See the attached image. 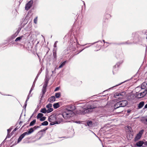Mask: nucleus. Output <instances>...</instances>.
<instances>
[{
	"mask_svg": "<svg viewBox=\"0 0 147 147\" xmlns=\"http://www.w3.org/2000/svg\"><path fill=\"white\" fill-rule=\"evenodd\" d=\"M73 114V112L71 111L66 110L62 114L59 115V117L61 118L62 117H63L65 119H67L72 117ZM62 120L63 119L61 118V120Z\"/></svg>",
	"mask_w": 147,
	"mask_h": 147,
	"instance_id": "nucleus-1",
	"label": "nucleus"
},
{
	"mask_svg": "<svg viewBox=\"0 0 147 147\" xmlns=\"http://www.w3.org/2000/svg\"><path fill=\"white\" fill-rule=\"evenodd\" d=\"M95 108L93 106L88 107L87 108H84L81 107L80 108V113L81 114H84L86 113H89L92 112L93 111V109Z\"/></svg>",
	"mask_w": 147,
	"mask_h": 147,
	"instance_id": "nucleus-2",
	"label": "nucleus"
},
{
	"mask_svg": "<svg viewBox=\"0 0 147 147\" xmlns=\"http://www.w3.org/2000/svg\"><path fill=\"white\" fill-rule=\"evenodd\" d=\"M48 121L50 122V125H54L55 124L58 123L57 121L56 116L54 115H52L49 117Z\"/></svg>",
	"mask_w": 147,
	"mask_h": 147,
	"instance_id": "nucleus-3",
	"label": "nucleus"
},
{
	"mask_svg": "<svg viewBox=\"0 0 147 147\" xmlns=\"http://www.w3.org/2000/svg\"><path fill=\"white\" fill-rule=\"evenodd\" d=\"M33 2L32 0L29 1L26 5L25 9L26 10H29L32 7Z\"/></svg>",
	"mask_w": 147,
	"mask_h": 147,
	"instance_id": "nucleus-4",
	"label": "nucleus"
},
{
	"mask_svg": "<svg viewBox=\"0 0 147 147\" xmlns=\"http://www.w3.org/2000/svg\"><path fill=\"white\" fill-rule=\"evenodd\" d=\"M52 105L51 104L49 103L46 105V107L48 109L47 113L51 112L53 110V109L52 108Z\"/></svg>",
	"mask_w": 147,
	"mask_h": 147,
	"instance_id": "nucleus-5",
	"label": "nucleus"
},
{
	"mask_svg": "<svg viewBox=\"0 0 147 147\" xmlns=\"http://www.w3.org/2000/svg\"><path fill=\"white\" fill-rule=\"evenodd\" d=\"M121 107H123L127 105L128 102L126 100H123L119 101Z\"/></svg>",
	"mask_w": 147,
	"mask_h": 147,
	"instance_id": "nucleus-6",
	"label": "nucleus"
},
{
	"mask_svg": "<svg viewBox=\"0 0 147 147\" xmlns=\"http://www.w3.org/2000/svg\"><path fill=\"white\" fill-rule=\"evenodd\" d=\"M47 86L46 85H43L42 90V95L41 96V98L43 97V95L45 94L46 91V89Z\"/></svg>",
	"mask_w": 147,
	"mask_h": 147,
	"instance_id": "nucleus-7",
	"label": "nucleus"
},
{
	"mask_svg": "<svg viewBox=\"0 0 147 147\" xmlns=\"http://www.w3.org/2000/svg\"><path fill=\"white\" fill-rule=\"evenodd\" d=\"M26 133H25V132L23 134H22L19 137L18 140V143L19 142H20L22 139L26 135Z\"/></svg>",
	"mask_w": 147,
	"mask_h": 147,
	"instance_id": "nucleus-8",
	"label": "nucleus"
},
{
	"mask_svg": "<svg viewBox=\"0 0 147 147\" xmlns=\"http://www.w3.org/2000/svg\"><path fill=\"white\" fill-rule=\"evenodd\" d=\"M48 73H46V75L45 79V82L44 85L47 86L49 79L47 77Z\"/></svg>",
	"mask_w": 147,
	"mask_h": 147,
	"instance_id": "nucleus-9",
	"label": "nucleus"
},
{
	"mask_svg": "<svg viewBox=\"0 0 147 147\" xmlns=\"http://www.w3.org/2000/svg\"><path fill=\"white\" fill-rule=\"evenodd\" d=\"M141 121L145 124L147 125V118L142 117L141 120Z\"/></svg>",
	"mask_w": 147,
	"mask_h": 147,
	"instance_id": "nucleus-10",
	"label": "nucleus"
},
{
	"mask_svg": "<svg viewBox=\"0 0 147 147\" xmlns=\"http://www.w3.org/2000/svg\"><path fill=\"white\" fill-rule=\"evenodd\" d=\"M55 100V98L54 96H52L48 99V101L51 102H53Z\"/></svg>",
	"mask_w": 147,
	"mask_h": 147,
	"instance_id": "nucleus-11",
	"label": "nucleus"
},
{
	"mask_svg": "<svg viewBox=\"0 0 147 147\" xmlns=\"http://www.w3.org/2000/svg\"><path fill=\"white\" fill-rule=\"evenodd\" d=\"M120 107H121V105L120 102H117L114 106V108L115 109H116Z\"/></svg>",
	"mask_w": 147,
	"mask_h": 147,
	"instance_id": "nucleus-12",
	"label": "nucleus"
},
{
	"mask_svg": "<svg viewBox=\"0 0 147 147\" xmlns=\"http://www.w3.org/2000/svg\"><path fill=\"white\" fill-rule=\"evenodd\" d=\"M147 92V90L145 89L144 91L140 93V97H142L144 96L146 94Z\"/></svg>",
	"mask_w": 147,
	"mask_h": 147,
	"instance_id": "nucleus-13",
	"label": "nucleus"
},
{
	"mask_svg": "<svg viewBox=\"0 0 147 147\" xmlns=\"http://www.w3.org/2000/svg\"><path fill=\"white\" fill-rule=\"evenodd\" d=\"M147 82H143L142 84L141 88L142 89L146 88L147 87Z\"/></svg>",
	"mask_w": 147,
	"mask_h": 147,
	"instance_id": "nucleus-14",
	"label": "nucleus"
},
{
	"mask_svg": "<svg viewBox=\"0 0 147 147\" xmlns=\"http://www.w3.org/2000/svg\"><path fill=\"white\" fill-rule=\"evenodd\" d=\"M144 102L142 101L140 102L138 105V107L139 109H141L144 105Z\"/></svg>",
	"mask_w": 147,
	"mask_h": 147,
	"instance_id": "nucleus-15",
	"label": "nucleus"
},
{
	"mask_svg": "<svg viewBox=\"0 0 147 147\" xmlns=\"http://www.w3.org/2000/svg\"><path fill=\"white\" fill-rule=\"evenodd\" d=\"M144 143L142 141H140L136 143V145L140 147L144 144Z\"/></svg>",
	"mask_w": 147,
	"mask_h": 147,
	"instance_id": "nucleus-16",
	"label": "nucleus"
},
{
	"mask_svg": "<svg viewBox=\"0 0 147 147\" xmlns=\"http://www.w3.org/2000/svg\"><path fill=\"white\" fill-rule=\"evenodd\" d=\"M34 131V130L32 128H31L27 132H25V133H26V135H29L32 133Z\"/></svg>",
	"mask_w": 147,
	"mask_h": 147,
	"instance_id": "nucleus-17",
	"label": "nucleus"
},
{
	"mask_svg": "<svg viewBox=\"0 0 147 147\" xmlns=\"http://www.w3.org/2000/svg\"><path fill=\"white\" fill-rule=\"evenodd\" d=\"M36 119H34L32 121H31L30 123L29 126L30 127L31 126H32L34 125L36 123Z\"/></svg>",
	"mask_w": 147,
	"mask_h": 147,
	"instance_id": "nucleus-18",
	"label": "nucleus"
},
{
	"mask_svg": "<svg viewBox=\"0 0 147 147\" xmlns=\"http://www.w3.org/2000/svg\"><path fill=\"white\" fill-rule=\"evenodd\" d=\"M53 106L54 109H56L59 108L60 106L59 103H57L54 104L53 105Z\"/></svg>",
	"mask_w": 147,
	"mask_h": 147,
	"instance_id": "nucleus-19",
	"label": "nucleus"
},
{
	"mask_svg": "<svg viewBox=\"0 0 147 147\" xmlns=\"http://www.w3.org/2000/svg\"><path fill=\"white\" fill-rule=\"evenodd\" d=\"M41 112H42L44 113H47V110L45 108L42 109L40 111Z\"/></svg>",
	"mask_w": 147,
	"mask_h": 147,
	"instance_id": "nucleus-20",
	"label": "nucleus"
},
{
	"mask_svg": "<svg viewBox=\"0 0 147 147\" xmlns=\"http://www.w3.org/2000/svg\"><path fill=\"white\" fill-rule=\"evenodd\" d=\"M87 123L88 126L90 127H91L92 125V123L91 121H87Z\"/></svg>",
	"mask_w": 147,
	"mask_h": 147,
	"instance_id": "nucleus-21",
	"label": "nucleus"
},
{
	"mask_svg": "<svg viewBox=\"0 0 147 147\" xmlns=\"http://www.w3.org/2000/svg\"><path fill=\"white\" fill-rule=\"evenodd\" d=\"M43 115V114H42V113H39L37 116V119H40V118H41V117H42Z\"/></svg>",
	"mask_w": 147,
	"mask_h": 147,
	"instance_id": "nucleus-22",
	"label": "nucleus"
},
{
	"mask_svg": "<svg viewBox=\"0 0 147 147\" xmlns=\"http://www.w3.org/2000/svg\"><path fill=\"white\" fill-rule=\"evenodd\" d=\"M61 96V93L60 92L56 93L55 94V96L57 98H59Z\"/></svg>",
	"mask_w": 147,
	"mask_h": 147,
	"instance_id": "nucleus-23",
	"label": "nucleus"
},
{
	"mask_svg": "<svg viewBox=\"0 0 147 147\" xmlns=\"http://www.w3.org/2000/svg\"><path fill=\"white\" fill-rule=\"evenodd\" d=\"M53 56L54 57V59L56 60L57 58V53L56 51L53 52Z\"/></svg>",
	"mask_w": 147,
	"mask_h": 147,
	"instance_id": "nucleus-24",
	"label": "nucleus"
},
{
	"mask_svg": "<svg viewBox=\"0 0 147 147\" xmlns=\"http://www.w3.org/2000/svg\"><path fill=\"white\" fill-rule=\"evenodd\" d=\"M141 136L138 134L135 138V140H138L140 139L141 138Z\"/></svg>",
	"mask_w": 147,
	"mask_h": 147,
	"instance_id": "nucleus-25",
	"label": "nucleus"
},
{
	"mask_svg": "<svg viewBox=\"0 0 147 147\" xmlns=\"http://www.w3.org/2000/svg\"><path fill=\"white\" fill-rule=\"evenodd\" d=\"M66 62V61H64L59 66V68H60L62 67L63 66L65 65Z\"/></svg>",
	"mask_w": 147,
	"mask_h": 147,
	"instance_id": "nucleus-26",
	"label": "nucleus"
},
{
	"mask_svg": "<svg viewBox=\"0 0 147 147\" xmlns=\"http://www.w3.org/2000/svg\"><path fill=\"white\" fill-rule=\"evenodd\" d=\"M48 124V123L47 121H45L42 123L41 124L42 125H47Z\"/></svg>",
	"mask_w": 147,
	"mask_h": 147,
	"instance_id": "nucleus-27",
	"label": "nucleus"
},
{
	"mask_svg": "<svg viewBox=\"0 0 147 147\" xmlns=\"http://www.w3.org/2000/svg\"><path fill=\"white\" fill-rule=\"evenodd\" d=\"M75 106L73 105H71L70 107V110L69 111H74L75 109Z\"/></svg>",
	"mask_w": 147,
	"mask_h": 147,
	"instance_id": "nucleus-28",
	"label": "nucleus"
},
{
	"mask_svg": "<svg viewBox=\"0 0 147 147\" xmlns=\"http://www.w3.org/2000/svg\"><path fill=\"white\" fill-rule=\"evenodd\" d=\"M22 37H23V36H22L17 37L15 39V41L16 42H17L18 41L20 40L21 39H22Z\"/></svg>",
	"mask_w": 147,
	"mask_h": 147,
	"instance_id": "nucleus-29",
	"label": "nucleus"
},
{
	"mask_svg": "<svg viewBox=\"0 0 147 147\" xmlns=\"http://www.w3.org/2000/svg\"><path fill=\"white\" fill-rule=\"evenodd\" d=\"M46 117H42L40 119V121H45L46 119Z\"/></svg>",
	"mask_w": 147,
	"mask_h": 147,
	"instance_id": "nucleus-30",
	"label": "nucleus"
},
{
	"mask_svg": "<svg viewBox=\"0 0 147 147\" xmlns=\"http://www.w3.org/2000/svg\"><path fill=\"white\" fill-rule=\"evenodd\" d=\"M144 131V130L143 129H142V130H141V131H140L139 132V133L138 134L142 136V135L143 134V133Z\"/></svg>",
	"mask_w": 147,
	"mask_h": 147,
	"instance_id": "nucleus-31",
	"label": "nucleus"
},
{
	"mask_svg": "<svg viewBox=\"0 0 147 147\" xmlns=\"http://www.w3.org/2000/svg\"><path fill=\"white\" fill-rule=\"evenodd\" d=\"M121 94L120 93H117L114 94V96L116 97V96H119L120 95H121Z\"/></svg>",
	"mask_w": 147,
	"mask_h": 147,
	"instance_id": "nucleus-32",
	"label": "nucleus"
},
{
	"mask_svg": "<svg viewBox=\"0 0 147 147\" xmlns=\"http://www.w3.org/2000/svg\"><path fill=\"white\" fill-rule=\"evenodd\" d=\"M37 17H36L34 20V22L35 24H36L37 23Z\"/></svg>",
	"mask_w": 147,
	"mask_h": 147,
	"instance_id": "nucleus-33",
	"label": "nucleus"
},
{
	"mask_svg": "<svg viewBox=\"0 0 147 147\" xmlns=\"http://www.w3.org/2000/svg\"><path fill=\"white\" fill-rule=\"evenodd\" d=\"M40 127V126H37V125H36V126H34L33 128H32L33 129H37V128H39Z\"/></svg>",
	"mask_w": 147,
	"mask_h": 147,
	"instance_id": "nucleus-34",
	"label": "nucleus"
},
{
	"mask_svg": "<svg viewBox=\"0 0 147 147\" xmlns=\"http://www.w3.org/2000/svg\"><path fill=\"white\" fill-rule=\"evenodd\" d=\"M10 134H9V133H7V135L6 136V138L5 139V140L7 138H10L11 136V135Z\"/></svg>",
	"mask_w": 147,
	"mask_h": 147,
	"instance_id": "nucleus-35",
	"label": "nucleus"
},
{
	"mask_svg": "<svg viewBox=\"0 0 147 147\" xmlns=\"http://www.w3.org/2000/svg\"><path fill=\"white\" fill-rule=\"evenodd\" d=\"M11 128H9L7 130V133H9L11 131Z\"/></svg>",
	"mask_w": 147,
	"mask_h": 147,
	"instance_id": "nucleus-36",
	"label": "nucleus"
},
{
	"mask_svg": "<svg viewBox=\"0 0 147 147\" xmlns=\"http://www.w3.org/2000/svg\"><path fill=\"white\" fill-rule=\"evenodd\" d=\"M30 94H29V95H28V96L27 97L26 100V101H25V102H27L28 100V99L29 98V95H30Z\"/></svg>",
	"mask_w": 147,
	"mask_h": 147,
	"instance_id": "nucleus-37",
	"label": "nucleus"
},
{
	"mask_svg": "<svg viewBox=\"0 0 147 147\" xmlns=\"http://www.w3.org/2000/svg\"><path fill=\"white\" fill-rule=\"evenodd\" d=\"M59 87H57L56 88L55 90V91H56L59 90Z\"/></svg>",
	"mask_w": 147,
	"mask_h": 147,
	"instance_id": "nucleus-38",
	"label": "nucleus"
},
{
	"mask_svg": "<svg viewBox=\"0 0 147 147\" xmlns=\"http://www.w3.org/2000/svg\"><path fill=\"white\" fill-rule=\"evenodd\" d=\"M19 128V127H17L15 129H14V130H13V131H16V130L18 129V128Z\"/></svg>",
	"mask_w": 147,
	"mask_h": 147,
	"instance_id": "nucleus-39",
	"label": "nucleus"
},
{
	"mask_svg": "<svg viewBox=\"0 0 147 147\" xmlns=\"http://www.w3.org/2000/svg\"><path fill=\"white\" fill-rule=\"evenodd\" d=\"M57 42V41L55 42L54 45V47H56V45H57L56 42Z\"/></svg>",
	"mask_w": 147,
	"mask_h": 147,
	"instance_id": "nucleus-40",
	"label": "nucleus"
},
{
	"mask_svg": "<svg viewBox=\"0 0 147 147\" xmlns=\"http://www.w3.org/2000/svg\"><path fill=\"white\" fill-rule=\"evenodd\" d=\"M33 90V88H32V87L30 90V91L29 93V94H30L31 93V92Z\"/></svg>",
	"mask_w": 147,
	"mask_h": 147,
	"instance_id": "nucleus-41",
	"label": "nucleus"
},
{
	"mask_svg": "<svg viewBox=\"0 0 147 147\" xmlns=\"http://www.w3.org/2000/svg\"><path fill=\"white\" fill-rule=\"evenodd\" d=\"M144 144L145 146H147V141L144 142Z\"/></svg>",
	"mask_w": 147,
	"mask_h": 147,
	"instance_id": "nucleus-42",
	"label": "nucleus"
},
{
	"mask_svg": "<svg viewBox=\"0 0 147 147\" xmlns=\"http://www.w3.org/2000/svg\"><path fill=\"white\" fill-rule=\"evenodd\" d=\"M38 74L37 76H36V77L35 79V81L38 78Z\"/></svg>",
	"mask_w": 147,
	"mask_h": 147,
	"instance_id": "nucleus-43",
	"label": "nucleus"
},
{
	"mask_svg": "<svg viewBox=\"0 0 147 147\" xmlns=\"http://www.w3.org/2000/svg\"><path fill=\"white\" fill-rule=\"evenodd\" d=\"M26 106H27V102H25V104L24 106L25 108H26Z\"/></svg>",
	"mask_w": 147,
	"mask_h": 147,
	"instance_id": "nucleus-44",
	"label": "nucleus"
},
{
	"mask_svg": "<svg viewBox=\"0 0 147 147\" xmlns=\"http://www.w3.org/2000/svg\"><path fill=\"white\" fill-rule=\"evenodd\" d=\"M146 108H147V104L146 105H145V106L144 108V109H146Z\"/></svg>",
	"mask_w": 147,
	"mask_h": 147,
	"instance_id": "nucleus-45",
	"label": "nucleus"
},
{
	"mask_svg": "<svg viewBox=\"0 0 147 147\" xmlns=\"http://www.w3.org/2000/svg\"><path fill=\"white\" fill-rule=\"evenodd\" d=\"M130 44V43H128L127 42H125V43H121V44Z\"/></svg>",
	"mask_w": 147,
	"mask_h": 147,
	"instance_id": "nucleus-46",
	"label": "nucleus"
},
{
	"mask_svg": "<svg viewBox=\"0 0 147 147\" xmlns=\"http://www.w3.org/2000/svg\"><path fill=\"white\" fill-rule=\"evenodd\" d=\"M131 112V111L130 110H127V113H129Z\"/></svg>",
	"mask_w": 147,
	"mask_h": 147,
	"instance_id": "nucleus-47",
	"label": "nucleus"
},
{
	"mask_svg": "<svg viewBox=\"0 0 147 147\" xmlns=\"http://www.w3.org/2000/svg\"><path fill=\"white\" fill-rule=\"evenodd\" d=\"M46 130V129H42L40 130V131L41 132H42V131H45Z\"/></svg>",
	"mask_w": 147,
	"mask_h": 147,
	"instance_id": "nucleus-48",
	"label": "nucleus"
},
{
	"mask_svg": "<svg viewBox=\"0 0 147 147\" xmlns=\"http://www.w3.org/2000/svg\"><path fill=\"white\" fill-rule=\"evenodd\" d=\"M75 122L76 123H80V121H76Z\"/></svg>",
	"mask_w": 147,
	"mask_h": 147,
	"instance_id": "nucleus-49",
	"label": "nucleus"
},
{
	"mask_svg": "<svg viewBox=\"0 0 147 147\" xmlns=\"http://www.w3.org/2000/svg\"><path fill=\"white\" fill-rule=\"evenodd\" d=\"M123 82H122V83H121L120 84H118V85H116V86H119V85H120V84H122V83H123Z\"/></svg>",
	"mask_w": 147,
	"mask_h": 147,
	"instance_id": "nucleus-50",
	"label": "nucleus"
},
{
	"mask_svg": "<svg viewBox=\"0 0 147 147\" xmlns=\"http://www.w3.org/2000/svg\"><path fill=\"white\" fill-rule=\"evenodd\" d=\"M15 131H13H13L11 132V135H12L14 133V132Z\"/></svg>",
	"mask_w": 147,
	"mask_h": 147,
	"instance_id": "nucleus-51",
	"label": "nucleus"
},
{
	"mask_svg": "<svg viewBox=\"0 0 147 147\" xmlns=\"http://www.w3.org/2000/svg\"><path fill=\"white\" fill-rule=\"evenodd\" d=\"M15 131H13H13L11 132V135H12L14 133V132Z\"/></svg>",
	"mask_w": 147,
	"mask_h": 147,
	"instance_id": "nucleus-52",
	"label": "nucleus"
},
{
	"mask_svg": "<svg viewBox=\"0 0 147 147\" xmlns=\"http://www.w3.org/2000/svg\"><path fill=\"white\" fill-rule=\"evenodd\" d=\"M14 37H16L17 35V34H16V33L14 34Z\"/></svg>",
	"mask_w": 147,
	"mask_h": 147,
	"instance_id": "nucleus-53",
	"label": "nucleus"
},
{
	"mask_svg": "<svg viewBox=\"0 0 147 147\" xmlns=\"http://www.w3.org/2000/svg\"><path fill=\"white\" fill-rule=\"evenodd\" d=\"M22 122V121H20L19 123V124L20 125L21 123Z\"/></svg>",
	"mask_w": 147,
	"mask_h": 147,
	"instance_id": "nucleus-54",
	"label": "nucleus"
},
{
	"mask_svg": "<svg viewBox=\"0 0 147 147\" xmlns=\"http://www.w3.org/2000/svg\"><path fill=\"white\" fill-rule=\"evenodd\" d=\"M103 41L104 42V43H107V42H105V40H103Z\"/></svg>",
	"mask_w": 147,
	"mask_h": 147,
	"instance_id": "nucleus-55",
	"label": "nucleus"
},
{
	"mask_svg": "<svg viewBox=\"0 0 147 147\" xmlns=\"http://www.w3.org/2000/svg\"><path fill=\"white\" fill-rule=\"evenodd\" d=\"M26 124H25L22 127H24V126L25 125H26Z\"/></svg>",
	"mask_w": 147,
	"mask_h": 147,
	"instance_id": "nucleus-56",
	"label": "nucleus"
},
{
	"mask_svg": "<svg viewBox=\"0 0 147 147\" xmlns=\"http://www.w3.org/2000/svg\"><path fill=\"white\" fill-rule=\"evenodd\" d=\"M83 2L84 3V5L85 6V3H84V1H83Z\"/></svg>",
	"mask_w": 147,
	"mask_h": 147,
	"instance_id": "nucleus-57",
	"label": "nucleus"
},
{
	"mask_svg": "<svg viewBox=\"0 0 147 147\" xmlns=\"http://www.w3.org/2000/svg\"><path fill=\"white\" fill-rule=\"evenodd\" d=\"M38 76H39L40 74L39 73H38Z\"/></svg>",
	"mask_w": 147,
	"mask_h": 147,
	"instance_id": "nucleus-58",
	"label": "nucleus"
},
{
	"mask_svg": "<svg viewBox=\"0 0 147 147\" xmlns=\"http://www.w3.org/2000/svg\"><path fill=\"white\" fill-rule=\"evenodd\" d=\"M52 73H53V71H52Z\"/></svg>",
	"mask_w": 147,
	"mask_h": 147,
	"instance_id": "nucleus-59",
	"label": "nucleus"
}]
</instances>
